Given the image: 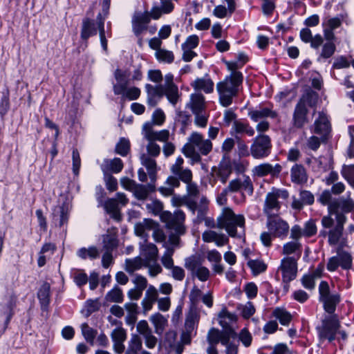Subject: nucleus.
Listing matches in <instances>:
<instances>
[{"label":"nucleus","mask_w":354,"mask_h":354,"mask_svg":"<svg viewBox=\"0 0 354 354\" xmlns=\"http://www.w3.org/2000/svg\"><path fill=\"white\" fill-rule=\"evenodd\" d=\"M217 227L225 229L232 237H241L244 232L245 218L243 215H236L230 208L225 207L218 218Z\"/></svg>","instance_id":"obj_1"},{"label":"nucleus","mask_w":354,"mask_h":354,"mask_svg":"<svg viewBox=\"0 0 354 354\" xmlns=\"http://www.w3.org/2000/svg\"><path fill=\"white\" fill-rule=\"evenodd\" d=\"M243 81L240 72H234L225 80L218 84L217 88L220 95V102L223 106H229L238 92V87Z\"/></svg>","instance_id":"obj_2"},{"label":"nucleus","mask_w":354,"mask_h":354,"mask_svg":"<svg viewBox=\"0 0 354 354\" xmlns=\"http://www.w3.org/2000/svg\"><path fill=\"white\" fill-rule=\"evenodd\" d=\"M185 219V214L181 210H178L174 214L165 211L160 214V220L165 223L166 227L180 234H184L186 231Z\"/></svg>","instance_id":"obj_3"},{"label":"nucleus","mask_w":354,"mask_h":354,"mask_svg":"<svg viewBox=\"0 0 354 354\" xmlns=\"http://www.w3.org/2000/svg\"><path fill=\"white\" fill-rule=\"evenodd\" d=\"M328 209L330 215L335 216V220L342 218L344 221H346V217L344 214L354 209V201L350 196L335 199L328 204Z\"/></svg>","instance_id":"obj_4"},{"label":"nucleus","mask_w":354,"mask_h":354,"mask_svg":"<svg viewBox=\"0 0 354 354\" xmlns=\"http://www.w3.org/2000/svg\"><path fill=\"white\" fill-rule=\"evenodd\" d=\"M288 196V193L286 191H281L279 189L274 190L267 194L263 210L268 217L277 216L276 212H279L281 207L278 198L279 197L286 198Z\"/></svg>","instance_id":"obj_5"},{"label":"nucleus","mask_w":354,"mask_h":354,"mask_svg":"<svg viewBox=\"0 0 354 354\" xmlns=\"http://www.w3.org/2000/svg\"><path fill=\"white\" fill-rule=\"evenodd\" d=\"M271 147L270 137L263 134L259 135L251 145L250 152L254 158H262L268 156Z\"/></svg>","instance_id":"obj_6"},{"label":"nucleus","mask_w":354,"mask_h":354,"mask_svg":"<svg viewBox=\"0 0 354 354\" xmlns=\"http://www.w3.org/2000/svg\"><path fill=\"white\" fill-rule=\"evenodd\" d=\"M339 326V322L336 315L324 319L322 321V326L318 328L320 338L333 341Z\"/></svg>","instance_id":"obj_7"},{"label":"nucleus","mask_w":354,"mask_h":354,"mask_svg":"<svg viewBox=\"0 0 354 354\" xmlns=\"http://www.w3.org/2000/svg\"><path fill=\"white\" fill-rule=\"evenodd\" d=\"M279 270L281 272L283 281L288 283L295 279L297 276V260L290 257L283 259Z\"/></svg>","instance_id":"obj_8"},{"label":"nucleus","mask_w":354,"mask_h":354,"mask_svg":"<svg viewBox=\"0 0 354 354\" xmlns=\"http://www.w3.org/2000/svg\"><path fill=\"white\" fill-rule=\"evenodd\" d=\"M338 266L344 270H349L352 268V257L350 253L337 250L336 257L330 258L327 263V268L330 271H335Z\"/></svg>","instance_id":"obj_9"},{"label":"nucleus","mask_w":354,"mask_h":354,"mask_svg":"<svg viewBox=\"0 0 354 354\" xmlns=\"http://www.w3.org/2000/svg\"><path fill=\"white\" fill-rule=\"evenodd\" d=\"M186 268L191 272L192 277H196L201 281L205 282L210 277L209 270L202 266L201 261L195 258L187 260Z\"/></svg>","instance_id":"obj_10"},{"label":"nucleus","mask_w":354,"mask_h":354,"mask_svg":"<svg viewBox=\"0 0 354 354\" xmlns=\"http://www.w3.org/2000/svg\"><path fill=\"white\" fill-rule=\"evenodd\" d=\"M136 330L138 333V335L143 337L148 348L152 349L156 347L158 338L153 335L152 328L146 320H141L137 323Z\"/></svg>","instance_id":"obj_11"},{"label":"nucleus","mask_w":354,"mask_h":354,"mask_svg":"<svg viewBox=\"0 0 354 354\" xmlns=\"http://www.w3.org/2000/svg\"><path fill=\"white\" fill-rule=\"evenodd\" d=\"M113 324H118L111 333V337L113 342V349L116 353L122 354L125 349L124 342L127 339V331L122 326L121 322L114 320Z\"/></svg>","instance_id":"obj_12"},{"label":"nucleus","mask_w":354,"mask_h":354,"mask_svg":"<svg viewBox=\"0 0 354 354\" xmlns=\"http://www.w3.org/2000/svg\"><path fill=\"white\" fill-rule=\"evenodd\" d=\"M267 226L270 233L275 237L286 235L289 230L288 223L278 216L268 217Z\"/></svg>","instance_id":"obj_13"},{"label":"nucleus","mask_w":354,"mask_h":354,"mask_svg":"<svg viewBox=\"0 0 354 354\" xmlns=\"http://www.w3.org/2000/svg\"><path fill=\"white\" fill-rule=\"evenodd\" d=\"M149 22L150 19L148 11L144 12H136L132 17V28L133 32L137 36L140 35L147 30Z\"/></svg>","instance_id":"obj_14"},{"label":"nucleus","mask_w":354,"mask_h":354,"mask_svg":"<svg viewBox=\"0 0 354 354\" xmlns=\"http://www.w3.org/2000/svg\"><path fill=\"white\" fill-rule=\"evenodd\" d=\"M318 99L319 95L316 92L310 88L307 89L297 104V111H307L310 109H314L318 102Z\"/></svg>","instance_id":"obj_15"},{"label":"nucleus","mask_w":354,"mask_h":354,"mask_svg":"<svg viewBox=\"0 0 354 354\" xmlns=\"http://www.w3.org/2000/svg\"><path fill=\"white\" fill-rule=\"evenodd\" d=\"M330 122L324 112H319L318 117L315 121V132L322 135V141L326 140V137L330 132Z\"/></svg>","instance_id":"obj_16"},{"label":"nucleus","mask_w":354,"mask_h":354,"mask_svg":"<svg viewBox=\"0 0 354 354\" xmlns=\"http://www.w3.org/2000/svg\"><path fill=\"white\" fill-rule=\"evenodd\" d=\"M114 76L117 82V83L113 86L115 94H124L127 86L129 85V71L116 69Z\"/></svg>","instance_id":"obj_17"},{"label":"nucleus","mask_w":354,"mask_h":354,"mask_svg":"<svg viewBox=\"0 0 354 354\" xmlns=\"http://www.w3.org/2000/svg\"><path fill=\"white\" fill-rule=\"evenodd\" d=\"M133 283L135 285V288L129 290L127 295L131 300L139 299L143 290L147 287V279L142 275L137 274L133 279Z\"/></svg>","instance_id":"obj_18"},{"label":"nucleus","mask_w":354,"mask_h":354,"mask_svg":"<svg viewBox=\"0 0 354 354\" xmlns=\"http://www.w3.org/2000/svg\"><path fill=\"white\" fill-rule=\"evenodd\" d=\"M143 131L145 136L147 140H153L164 142L165 143L168 142L169 138V132L168 130H162L160 131H153L151 127V124L149 122L146 123L143 126Z\"/></svg>","instance_id":"obj_19"},{"label":"nucleus","mask_w":354,"mask_h":354,"mask_svg":"<svg viewBox=\"0 0 354 354\" xmlns=\"http://www.w3.org/2000/svg\"><path fill=\"white\" fill-rule=\"evenodd\" d=\"M228 192H236L244 189L250 194L253 192V185L250 177L245 176L242 180L241 178H236L230 182L226 188Z\"/></svg>","instance_id":"obj_20"},{"label":"nucleus","mask_w":354,"mask_h":354,"mask_svg":"<svg viewBox=\"0 0 354 354\" xmlns=\"http://www.w3.org/2000/svg\"><path fill=\"white\" fill-rule=\"evenodd\" d=\"M281 171V166L279 164L272 166L268 163L261 164L256 166L252 170L253 174L258 177H263L268 174L277 176Z\"/></svg>","instance_id":"obj_21"},{"label":"nucleus","mask_w":354,"mask_h":354,"mask_svg":"<svg viewBox=\"0 0 354 354\" xmlns=\"http://www.w3.org/2000/svg\"><path fill=\"white\" fill-rule=\"evenodd\" d=\"M141 254L144 257L145 266H149L151 262H156L158 257V250L153 243L142 245L140 248Z\"/></svg>","instance_id":"obj_22"},{"label":"nucleus","mask_w":354,"mask_h":354,"mask_svg":"<svg viewBox=\"0 0 354 354\" xmlns=\"http://www.w3.org/2000/svg\"><path fill=\"white\" fill-rule=\"evenodd\" d=\"M140 160L142 165L145 166L147 170L151 182L155 183L157 179L156 161L151 157H149V155H147L145 153L141 155Z\"/></svg>","instance_id":"obj_23"},{"label":"nucleus","mask_w":354,"mask_h":354,"mask_svg":"<svg viewBox=\"0 0 354 354\" xmlns=\"http://www.w3.org/2000/svg\"><path fill=\"white\" fill-rule=\"evenodd\" d=\"M174 4L171 1H162L160 7L153 6L150 12H148L149 19H158L162 14H169L173 11Z\"/></svg>","instance_id":"obj_24"},{"label":"nucleus","mask_w":354,"mask_h":354,"mask_svg":"<svg viewBox=\"0 0 354 354\" xmlns=\"http://www.w3.org/2000/svg\"><path fill=\"white\" fill-rule=\"evenodd\" d=\"M156 190L155 183L151 182L147 185L138 184L134 189L133 194L134 196L140 201L146 200L151 193Z\"/></svg>","instance_id":"obj_25"},{"label":"nucleus","mask_w":354,"mask_h":354,"mask_svg":"<svg viewBox=\"0 0 354 354\" xmlns=\"http://www.w3.org/2000/svg\"><path fill=\"white\" fill-rule=\"evenodd\" d=\"M157 222L151 218H145L142 221L138 222L135 225V234L140 237L147 238L148 236L147 230H153L156 227Z\"/></svg>","instance_id":"obj_26"},{"label":"nucleus","mask_w":354,"mask_h":354,"mask_svg":"<svg viewBox=\"0 0 354 354\" xmlns=\"http://www.w3.org/2000/svg\"><path fill=\"white\" fill-rule=\"evenodd\" d=\"M205 242H215L217 245L222 246L228 243V238L224 234H219L212 230L206 231L203 234Z\"/></svg>","instance_id":"obj_27"},{"label":"nucleus","mask_w":354,"mask_h":354,"mask_svg":"<svg viewBox=\"0 0 354 354\" xmlns=\"http://www.w3.org/2000/svg\"><path fill=\"white\" fill-rule=\"evenodd\" d=\"M345 222L342 218L336 220V225L328 232V242L330 244L335 245L339 242L342 236Z\"/></svg>","instance_id":"obj_28"},{"label":"nucleus","mask_w":354,"mask_h":354,"mask_svg":"<svg viewBox=\"0 0 354 354\" xmlns=\"http://www.w3.org/2000/svg\"><path fill=\"white\" fill-rule=\"evenodd\" d=\"M218 319L219 324L223 329L233 328L232 325L236 323L237 317L224 308L219 313Z\"/></svg>","instance_id":"obj_29"},{"label":"nucleus","mask_w":354,"mask_h":354,"mask_svg":"<svg viewBox=\"0 0 354 354\" xmlns=\"http://www.w3.org/2000/svg\"><path fill=\"white\" fill-rule=\"evenodd\" d=\"M150 321L153 325L155 333L158 335H162L168 326L167 318L159 313L151 315Z\"/></svg>","instance_id":"obj_30"},{"label":"nucleus","mask_w":354,"mask_h":354,"mask_svg":"<svg viewBox=\"0 0 354 354\" xmlns=\"http://www.w3.org/2000/svg\"><path fill=\"white\" fill-rule=\"evenodd\" d=\"M232 173V165L229 158H223L219 164L216 172L217 176L223 183H225Z\"/></svg>","instance_id":"obj_31"},{"label":"nucleus","mask_w":354,"mask_h":354,"mask_svg":"<svg viewBox=\"0 0 354 354\" xmlns=\"http://www.w3.org/2000/svg\"><path fill=\"white\" fill-rule=\"evenodd\" d=\"M77 255L83 260L88 259L94 260L100 257V252L96 246H90L80 248L77 252Z\"/></svg>","instance_id":"obj_32"},{"label":"nucleus","mask_w":354,"mask_h":354,"mask_svg":"<svg viewBox=\"0 0 354 354\" xmlns=\"http://www.w3.org/2000/svg\"><path fill=\"white\" fill-rule=\"evenodd\" d=\"M291 178L295 183H304L307 180V174L301 165H295L291 169Z\"/></svg>","instance_id":"obj_33"},{"label":"nucleus","mask_w":354,"mask_h":354,"mask_svg":"<svg viewBox=\"0 0 354 354\" xmlns=\"http://www.w3.org/2000/svg\"><path fill=\"white\" fill-rule=\"evenodd\" d=\"M124 296L122 290L120 287L115 286L113 289L107 292L104 297V303H122L123 301Z\"/></svg>","instance_id":"obj_34"},{"label":"nucleus","mask_w":354,"mask_h":354,"mask_svg":"<svg viewBox=\"0 0 354 354\" xmlns=\"http://www.w3.org/2000/svg\"><path fill=\"white\" fill-rule=\"evenodd\" d=\"M146 88L149 95V102L151 105L156 104V102L154 101L156 97L160 98L165 93V87L162 85L153 86L150 84H147Z\"/></svg>","instance_id":"obj_35"},{"label":"nucleus","mask_w":354,"mask_h":354,"mask_svg":"<svg viewBox=\"0 0 354 354\" xmlns=\"http://www.w3.org/2000/svg\"><path fill=\"white\" fill-rule=\"evenodd\" d=\"M104 208L107 213L111 215L112 218L117 221L121 219V213L116 199H108L104 203Z\"/></svg>","instance_id":"obj_36"},{"label":"nucleus","mask_w":354,"mask_h":354,"mask_svg":"<svg viewBox=\"0 0 354 354\" xmlns=\"http://www.w3.org/2000/svg\"><path fill=\"white\" fill-rule=\"evenodd\" d=\"M143 266L145 267V262L140 257L125 261V270L131 274Z\"/></svg>","instance_id":"obj_37"},{"label":"nucleus","mask_w":354,"mask_h":354,"mask_svg":"<svg viewBox=\"0 0 354 354\" xmlns=\"http://www.w3.org/2000/svg\"><path fill=\"white\" fill-rule=\"evenodd\" d=\"M123 168V163L120 158H115L113 160H106L104 165L102 167V170L105 174L108 171L118 173L122 171Z\"/></svg>","instance_id":"obj_38"},{"label":"nucleus","mask_w":354,"mask_h":354,"mask_svg":"<svg viewBox=\"0 0 354 354\" xmlns=\"http://www.w3.org/2000/svg\"><path fill=\"white\" fill-rule=\"evenodd\" d=\"M124 308L127 311L126 317V322L129 325H133L137 320L138 314V306L135 303H127L124 305Z\"/></svg>","instance_id":"obj_39"},{"label":"nucleus","mask_w":354,"mask_h":354,"mask_svg":"<svg viewBox=\"0 0 354 354\" xmlns=\"http://www.w3.org/2000/svg\"><path fill=\"white\" fill-rule=\"evenodd\" d=\"M192 337L189 332H183L180 335V342H177L174 346H171V349L176 354H182L184 350L185 345H189L191 344Z\"/></svg>","instance_id":"obj_40"},{"label":"nucleus","mask_w":354,"mask_h":354,"mask_svg":"<svg viewBox=\"0 0 354 354\" xmlns=\"http://www.w3.org/2000/svg\"><path fill=\"white\" fill-rule=\"evenodd\" d=\"M324 304V308L329 314H333L336 309L337 304L339 302V296L334 295L330 297L324 298L321 301Z\"/></svg>","instance_id":"obj_41"},{"label":"nucleus","mask_w":354,"mask_h":354,"mask_svg":"<svg viewBox=\"0 0 354 354\" xmlns=\"http://www.w3.org/2000/svg\"><path fill=\"white\" fill-rule=\"evenodd\" d=\"M190 107L194 111H202L206 108L205 99L200 93L192 94L191 96Z\"/></svg>","instance_id":"obj_42"},{"label":"nucleus","mask_w":354,"mask_h":354,"mask_svg":"<svg viewBox=\"0 0 354 354\" xmlns=\"http://www.w3.org/2000/svg\"><path fill=\"white\" fill-rule=\"evenodd\" d=\"M118 241L116 235L114 234H107L103 236V249L105 251H112L117 248Z\"/></svg>","instance_id":"obj_43"},{"label":"nucleus","mask_w":354,"mask_h":354,"mask_svg":"<svg viewBox=\"0 0 354 354\" xmlns=\"http://www.w3.org/2000/svg\"><path fill=\"white\" fill-rule=\"evenodd\" d=\"M192 86L196 90H203L205 93H210L213 91L214 84L209 79H197Z\"/></svg>","instance_id":"obj_44"},{"label":"nucleus","mask_w":354,"mask_h":354,"mask_svg":"<svg viewBox=\"0 0 354 354\" xmlns=\"http://www.w3.org/2000/svg\"><path fill=\"white\" fill-rule=\"evenodd\" d=\"M142 348V342L140 336L138 334L131 335L127 349L136 354L141 351Z\"/></svg>","instance_id":"obj_45"},{"label":"nucleus","mask_w":354,"mask_h":354,"mask_svg":"<svg viewBox=\"0 0 354 354\" xmlns=\"http://www.w3.org/2000/svg\"><path fill=\"white\" fill-rule=\"evenodd\" d=\"M146 208L147 209L149 213L155 216L159 215L160 216L162 212H164L163 203L158 199L151 200L150 203L146 205Z\"/></svg>","instance_id":"obj_46"},{"label":"nucleus","mask_w":354,"mask_h":354,"mask_svg":"<svg viewBox=\"0 0 354 354\" xmlns=\"http://www.w3.org/2000/svg\"><path fill=\"white\" fill-rule=\"evenodd\" d=\"M82 333L86 341L93 346L97 333V330L91 328L86 323H84L82 325Z\"/></svg>","instance_id":"obj_47"},{"label":"nucleus","mask_w":354,"mask_h":354,"mask_svg":"<svg viewBox=\"0 0 354 354\" xmlns=\"http://www.w3.org/2000/svg\"><path fill=\"white\" fill-rule=\"evenodd\" d=\"M96 30L95 24L90 19H86L83 22L82 38L87 39L91 35H95Z\"/></svg>","instance_id":"obj_48"},{"label":"nucleus","mask_w":354,"mask_h":354,"mask_svg":"<svg viewBox=\"0 0 354 354\" xmlns=\"http://www.w3.org/2000/svg\"><path fill=\"white\" fill-rule=\"evenodd\" d=\"M234 129L238 133H244L249 136L254 135V130L248 124H244L237 120L234 121Z\"/></svg>","instance_id":"obj_49"},{"label":"nucleus","mask_w":354,"mask_h":354,"mask_svg":"<svg viewBox=\"0 0 354 354\" xmlns=\"http://www.w3.org/2000/svg\"><path fill=\"white\" fill-rule=\"evenodd\" d=\"M164 246L167 248V251L162 257L161 262L166 268L170 269L174 266V261L171 257L174 252V248L167 247L166 244H165Z\"/></svg>","instance_id":"obj_50"},{"label":"nucleus","mask_w":354,"mask_h":354,"mask_svg":"<svg viewBox=\"0 0 354 354\" xmlns=\"http://www.w3.org/2000/svg\"><path fill=\"white\" fill-rule=\"evenodd\" d=\"M273 315L276 317L283 325L288 324L292 319L291 315L287 311L277 308L273 311Z\"/></svg>","instance_id":"obj_51"},{"label":"nucleus","mask_w":354,"mask_h":354,"mask_svg":"<svg viewBox=\"0 0 354 354\" xmlns=\"http://www.w3.org/2000/svg\"><path fill=\"white\" fill-rule=\"evenodd\" d=\"M49 295H50V284L48 283H44L39 292H38V297L39 300L41 301V303L43 305L46 306L49 302Z\"/></svg>","instance_id":"obj_52"},{"label":"nucleus","mask_w":354,"mask_h":354,"mask_svg":"<svg viewBox=\"0 0 354 354\" xmlns=\"http://www.w3.org/2000/svg\"><path fill=\"white\" fill-rule=\"evenodd\" d=\"M164 94L167 95L169 101L173 104H175L179 98L178 87L176 85H171V87L165 88Z\"/></svg>","instance_id":"obj_53"},{"label":"nucleus","mask_w":354,"mask_h":354,"mask_svg":"<svg viewBox=\"0 0 354 354\" xmlns=\"http://www.w3.org/2000/svg\"><path fill=\"white\" fill-rule=\"evenodd\" d=\"M237 337V334L234 328L224 329L221 331V343L225 346L230 344V338H235Z\"/></svg>","instance_id":"obj_54"},{"label":"nucleus","mask_w":354,"mask_h":354,"mask_svg":"<svg viewBox=\"0 0 354 354\" xmlns=\"http://www.w3.org/2000/svg\"><path fill=\"white\" fill-rule=\"evenodd\" d=\"M130 150V143L125 138L120 139L115 147V152L122 156L127 155Z\"/></svg>","instance_id":"obj_55"},{"label":"nucleus","mask_w":354,"mask_h":354,"mask_svg":"<svg viewBox=\"0 0 354 354\" xmlns=\"http://www.w3.org/2000/svg\"><path fill=\"white\" fill-rule=\"evenodd\" d=\"M156 57L158 60L167 63L172 62L174 59V56L172 52L165 49H161L158 51H156Z\"/></svg>","instance_id":"obj_56"},{"label":"nucleus","mask_w":354,"mask_h":354,"mask_svg":"<svg viewBox=\"0 0 354 354\" xmlns=\"http://www.w3.org/2000/svg\"><path fill=\"white\" fill-rule=\"evenodd\" d=\"M221 340V330L212 328L209 330L207 334V341L209 345L217 344Z\"/></svg>","instance_id":"obj_57"},{"label":"nucleus","mask_w":354,"mask_h":354,"mask_svg":"<svg viewBox=\"0 0 354 354\" xmlns=\"http://www.w3.org/2000/svg\"><path fill=\"white\" fill-rule=\"evenodd\" d=\"M248 264L249 267L252 270L254 274H259L260 272L265 271L266 269V265L261 261H250Z\"/></svg>","instance_id":"obj_58"},{"label":"nucleus","mask_w":354,"mask_h":354,"mask_svg":"<svg viewBox=\"0 0 354 354\" xmlns=\"http://www.w3.org/2000/svg\"><path fill=\"white\" fill-rule=\"evenodd\" d=\"M149 143L147 145V155L149 157H157L160 153V147L153 140H148Z\"/></svg>","instance_id":"obj_59"},{"label":"nucleus","mask_w":354,"mask_h":354,"mask_svg":"<svg viewBox=\"0 0 354 354\" xmlns=\"http://www.w3.org/2000/svg\"><path fill=\"white\" fill-rule=\"evenodd\" d=\"M301 244L297 241H292L286 243L283 247V254L289 255L296 252L300 249Z\"/></svg>","instance_id":"obj_60"},{"label":"nucleus","mask_w":354,"mask_h":354,"mask_svg":"<svg viewBox=\"0 0 354 354\" xmlns=\"http://www.w3.org/2000/svg\"><path fill=\"white\" fill-rule=\"evenodd\" d=\"M239 308L241 310V315L245 319H249L255 313V308L250 301L241 306Z\"/></svg>","instance_id":"obj_61"},{"label":"nucleus","mask_w":354,"mask_h":354,"mask_svg":"<svg viewBox=\"0 0 354 354\" xmlns=\"http://www.w3.org/2000/svg\"><path fill=\"white\" fill-rule=\"evenodd\" d=\"M178 177L185 183L187 184L192 181V173L191 170L188 169H180L177 173H173Z\"/></svg>","instance_id":"obj_62"},{"label":"nucleus","mask_w":354,"mask_h":354,"mask_svg":"<svg viewBox=\"0 0 354 354\" xmlns=\"http://www.w3.org/2000/svg\"><path fill=\"white\" fill-rule=\"evenodd\" d=\"M238 337L245 347H248L251 345L252 337L247 328L243 329Z\"/></svg>","instance_id":"obj_63"},{"label":"nucleus","mask_w":354,"mask_h":354,"mask_svg":"<svg viewBox=\"0 0 354 354\" xmlns=\"http://www.w3.org/2000/svg\"><path fill=\"white\" fill-rule=\"evenodd\" d=\"M153 237L154 240L158 243L164 242L166 239V235L164 231L160 228V225L157 223L156 227L152 230Z\"/></svg>","instance_id":"obj_64"}]
</instances>
